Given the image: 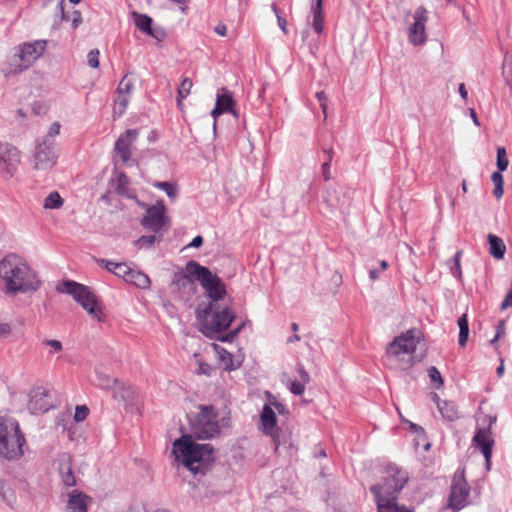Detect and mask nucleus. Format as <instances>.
Segmentation results:
<instances>
[{"instance_id": "nucleus-30", "label": "nucleus", "mask_w": 512, "mask_h": 512, "mask_svg": "<svg viewBox=\"0 0 512 512\" xmlns=\"http://www.w3.org/2000/svg\"><path fill=\"white\" fill-rule=\"evenodd\" d=\"M487 239L490 255L497 260L503 259L506 252V246L503 240L500 237L491 233L488 234Z\"/></svg>"}, {"instance_id": "nucleus-7", "label": "nucleus", "mask_w": 512, "mask_h": 512, "mask_svg": "<svg viewBox=\"0 0 512 512\" xmlns=\"http://www.w3.org/2000/svg\"><path fill=\"white\" fill-rule=\"evenodd\" d=\"M192 437L196 439H209L220 434L218 413L212 405H200L199 412L190 423Z\"/></svg>"}, {"instance_id": "nucleus-19", "label": "nucleus", "mask_w": 512, "mask_h": 512, "mask_svg": "<svg viewBox=\"0 0 512 512\" xmlns=\"http://www.w3.org/2000/svg\"><path fill=\"white\" fill-rule=\"evenodd\" d=\"M58 461V471L62 484L67 488L76 486L77 481L74 471L72 469L71 455L63 453L62 455L59 456Z\"/></svg>"}, {"instance_id": "nucleus-22", "label": "nucleus", "mask_w": 512, "mask_h": 512, "mask_svg": "<svg viewBox=\"0 0 512 512\" xmlns=\"http://www.w3.org/2000/svg\"><path fill=\"white\" fill-rule=\"evenodd\" d=\"M91 498L80 490L68 493L67 509L69 512H88V502Z\"/></svg>"}, {"instance_id": "nucleus-59", "label": "nucleus", "mask_w": 512, "mask_h": 512, "mask_svg": "<svg viewBox=\"0 0 512 512\" xmlns=\"http://www.w3.org/2000/svg\"><path fill=\"white\" fill-rule=\"evenodd\" d=\"M506 334V322L505 320H499L496 325V333L495 335L499 337H504Z\"/></svg>"}, {"instance_id": "nucleus-25", "label": "nucleus", "mask_w": 512, "mask_h": 512, "mask_svg": "<svg viewBox=\"0 0 512 512\" xmlns=\"http://www.w3.org/2000/svg\"><path fill=\"white\" fill-rule=\"evenodd\" d=\"M377 512H412L396 502V497H376Z\"/></svg>"}, {"instance_id": "nucleus-49", "label": "nucleus", "mask_w": 512, "mask_h": 512, "mask_svg": "<svg viewBox=\"0 0 512 512\" xmlns=\"http://www.w3.org/2000/svg\"><path fill=\"white\" fill-rule=\"evenodd\" d=\"M155 235H144L135 241V244L140 248H149L156 242Z\"/></svg>"}, {"instance_id": "nucleus-34", "label": "nucleus", "mask_w": 512, "mask_h": 512, "mask_svg": "<svg viewBox=\"0 0 512 512\" xmlns=\"http://www.w3.org/2000/svg\"><path fill=\"white\" fill-rule=\"evenodd\" d=\"M131 96L126 94H119L115 91L113 115L114 117H121L127 110Z\"/></svg>"}, {"instance_id": "nucleus-39", "label": "nucleus", "mask_w": 512, "mask_h": 512, "mask_svg": "<svg viewBox=\"0 0 512 512\" xmlns=\"http://www.w3.org/2000/svg\"><path fill=\"white\" fill-rule=\"evenodd\" d=\"M502 172L503 171L497 170V171L493 172V174L491 176V180L495 186L494 190H493V195L497 199H500L504 194V189H503L504 180H503Z\"/></svg>"}, {"instance_id": "nucleus-27", "label": "nucleus", "mask_w": 512, "mask_h": 512, "mask_svg": "<svg viewBox=\"0 0 512 512\" xmlns=\"http://www.w3.org/2000/svg\"><path fill=\"white\" fill-rule=\"evenodd\" d=\"M494 445L495 441L490 435L489 428H482V456L484 457L485 468L487 471L491 469V457Z\"/></svg>"}, {"instance_id": "nucleus-38", "label": "nucleus", "mask_w": 512, "mask_h": 512, "mask_svg": "<svg viewBox=\"0 0 512 512\" xmlns=\"http://www.w3.org/2000/svg\"><path fill=\"white\" fill-rule=\"evenodd\" d=\"M63 199L57 191L50 192L44 200L45 209H59L63 206Z\"/></svg>"}, {"instance_id": "nucleus-29", "label": "nucleus", "mask_w": 512, "mask_h": 512, "mask_svg": "<svg viewBox=\"0 0 512 512\" xmlns=\"http://www.w3.org/2000/svg\"><path fill=\"white\" fill-rule=\"evenodd\" d=\"M130 181L125 173H120L116 179L114 190L115 192L128 199H137L135 191L129 187Z\"/></svg>"}, {"instance_id": "nucleus-28", "label": "nucleus", "mask_w": 512, "mask_h": 512, "mask_svg": "<svg viewBox=\"0 0 512 512\" xmlns=\"http://www.w3.org/2000/svg\"><path fill=\"white\" fill-rule=\"evenodd\" d=\"M194 276L190 275L186 270L184 272H177L174 274L172 284L175 285L179 290L188 289L191 292H195L196 286H195Z\"/></svg>"}, {"instance_id": "nucleus-62", "label": "nucleus", "mask_w": 512, "mask_h": 512, "mask_svg": "<svg viewBox=\"0 0 512 512\" xmlns=\"http://www.w3.org/2000/svg\"><path fill=\"white\" fill-rule=\"evenodd\" d=\"M509 307H512V290H509L500 306L502 310H505Z\"/></svg>"}, {"instance_id": "nucleus-60", "label": "nucleus", "mask_w": 512, "mask_h": 512, "mask_svg": "<svg viewBox=\"0 0 512 512\" xmlns=\"http://www.w3.org/2000/svg\"><path fill=\"white\" fill-rule=\"evenodd\" d=\"M82 22L81 12L79 10H74L72 13V27L76 29Z\"/></svg>"}, {"instance_id": "nucleus-58", "label": "nucleus", "mask_w": 512, "mask_h": 512, "mask_svg": "<svg viewBox=\"0 0 512 512\" xmlns=\"http://www.w3.org/2000/svg\"><path fill=\"white\" fill-rule=\"evenodd\" d=\"M212 370L213 369L209 364L204 363V362H199L197 373L209 376L211 374Z\"/></svg>"}, {"instance_id": "nucleus-9", "label": "nucleus", "mask_w": 512, "mask_h": 512, "mask_svg": "<svg viewBox=\"0 0 512 512\" xmlns=\"http://www.w3.org/2000/svg\"><path fill=\"white\" fill-rule=\"evenodd\" d=\"M58 290L62 293L72 295L75 301L79 303L90 315L100 319V314H102V312L97 308L96 296L89 287L67 280L58 286Z\"/></svg>"}, {"instance_id": "nucleus-14", "label": "nucleus", "mask_w": 512, "mask_h": 512, "mask_svg": "<svg viewBox=\"0 0 512 512\" xmlns=\"http://www.w3.org/2000/svg\"><path fill=\"white\" fill-rule=\"evenodd\" d=\"M54 405L50 399V390L43 386L33 387L29 392L27 408L32 414L48 412Z\"/></svg>"}, {"instance_id": "nucleus-21", "label": "nucleus", "mask_w": 512, "mask_h": 512, "mask_svg": "<svg viewBox=\"0 0 512 512\" xmlns=\"http://www.w3.org/2000/svg\"><path fill=\"white\" fill-rule=\"evenodd\" d=\"M111 394L115 401L124 407H127L133 404L137 395V390L134 386L118 380L117 385L112 389Z\"/></svg>"}, {"instance_id": "nucleus-18", "label": "nucleus", "mask_w": 512, "mask_h": 512, "mask_svg": "<svg viewBox=\"0 0 512 512\" xmlns=\"http://www.w3.org/2000/svg\"><path fill=\"white\" fill-rule=\"evenodd\" d=\"M139 131L137 129H127L123 132L115 142L114 150L119 155L123 163H127L131 158V146L138 138Z\"/></svg>"}, {"instance_id": "nucleus-35", "label": "nucleus", "mask_w": 512, "mask_h": 512, "mask_svg": "<svg viewBox=\"0 0 512 512\" xmlns=\"http://www.w3.org/2000/svg\"><path fill=\"white\" fill-rule=\"evenodd\" d=\"M118 382L117 378H112L109 375L96 369V386L107 391H112Z\"/></svg>"}, {"instance_id": "nucleus-2", "label": "nucleus", "mask_w": 512, "mask_h": 512, "mask_svg": "<svg viewBox=\"0 0 512 512\" xmlns=\"http://www.w3.org/2000/svg\"><path fill=\"white\" fill-rule=\"evenodd\" d=\"M172 454L194 475L203 474L205 468L214 460V447L211 444H199L192 435H182L173 442Z\"/></svg>"}, {"instance_id": "nucleus-16", "label": "nucleus", "mask_w": 512, "mask_h": 512, "mask_svg": "<svg viewBox=\"0 0 512 512\" xmlns=\"http://www.w3.org/2000/svg\"><path fill=\"white\" fill-rule=\"evenodd\" d=\"M165 212L166 208L162 201L156 205L147 206L146 215L141 221L142 226L154 233L160 232L167 223Z\"/></svg>"}, {"instance_id": "nucleus-33", "label": "nucleus", "mask_w": 512, "mask_h": 512, "mask_svg": "<svg viewBox=\"0 0 512 512\" xmlns=\"http://www.w3.org/2000/svg\"><path fill=\"white\" fill-rule=\"evenodd\" d=\"M312 13H313V29L316 33H322L324 29L323 21V0H315V3L312 5Z\"/></svg>"}, {"instance_id": "nucleus-26", "label": "nucleus", "mask_w": 512, "mask_h": 512, "mask_svg": "<svg viewBox=\"0 0 512 512\" xmlns=\"http://www.w3.org/2000/svg\"><path fill=\"white\" fill-rule=\"evenodd\" d=\"M260 419H261V424L263 426L262 430H263L264 434L273 435L274 429L276 427L277 419H276L275 411L273 410V408L270 405L265 404L263 406V409H262V412L260 415Z\"/></svg>"}, {"instance_id": "nucleus-5", "label": "nucleus", "mask_w": 512, "mask_h": 512, "mask_svg": "<svg viewBox=\"0 0 512 512\" xmlns=\"http://www.w3.org/2000/svg\"><path fill=\"white\" fill-rule=\"evenodd\" d=\"M25 443L19 423L13 418L0 417V456L7 460L21 458Z\"/></svg>"}, {"instance_id": "nucleus-63", "label": "nucleus", "mask_w": 512, "mask_h": 512, "mask_svg": "<svg viewBox=\"0 0 512 512\" xmlns=\"http://www.w3.org/2000/svg\"><path fill=\"white\" fill-rule=\"evenodd\" d=\"M11 333V327L7 323H0V338H5Z\"/></svg>"}, {"instance_id": "nucleus-42", "label": "nucleus", "mask_w": 512, "mask_h": 512, "mask_svg": "<svg viewBox=\"0 0 512 512\" xmlns=\"http://www.w3.org/2000/svg\"><path fill=\"white\" fill-rule=\"evenodd\" d=\"M153 186L160 190H163L171 199L176 198L177 196V186L174 183L157 181L153 183Z\"/></svg>"}, {"instance_id": "nucleus-10", "label": "nucleus", "mask_w": 512, "mask_h": 512, "mask_svg": "<svg viewBox=\"0 0 512 512\" xmlns=\"http://www.w3.org/2000/svg\"><path fill=\"white\" fill-rule=\"evenodd\" d=\"M420 341V332L416 329H409L408 331L396 336L390 342L386 349V356L389 360H398L401 354H413L416 350L417 344Z\"/></svg>"}, {"instance_id": "nucleus-55", "label": "nucleus", "mask_w": 512, "mask_h": 512, "mask_svg": "<svg viewBox=\"0 0 512 512\" xmlns=\"http://www.w3.org/2000/svg\"><path fill=\"white\" fill-rule=\"evenodd\" d=\"M389 264L386 260H382L380 262V268L379 269H371L369 272V277L372 281H375L379 279L380 277V271H384L388 268Z\"/></svg>"}, {"instance_id": "nucleus-13", "label": "nucleus", "mask_w": 512, "mask_h": 512, "mask_svg": "<svg viewBox=\"0 0 512 512\" xmlns=\"http://www.w3.org/2000/svg\"><path fill=\"white\" fill-rule=\"evenodd\" d=\"M469 487L464 477V471H457L452 479L451 491L449 495V507L459 511L467 504Z\"/></svg>"}, {"instance_id": "nucleus-24", "label": "nucleus", "mask_w": 512, "mask_h": 512, "mask_svg": "<svg viewBox=\"0 0 512 512\" xmlns=\"http://www.w3.org/2000/svg\"><path fill=\"white\" fill-rule=\"evenodd\" d=\"M133 17H134V23H135V26L143 33L151 36V37H154L156 39H161L164 37V33L161 32L160 35H158L157 33H155L152 29V18L149 17L148 15L146 14H140V13H137V12H133L132 13Z\"/></svg>"}, {"instance_id": "nucleus-64", "label": "nucleus", "mask_w": 512, "mask_h": 512, "mask_svg": "<svg viewBox=\"0 0 512 512\" xmlns=\"http://www.w3.org/2000/svg\"><path fill=\"white\" fill-rule=\"evenodd\" d=\"M271 405L274 406V408L277 410V412L281 415L288 414V410L286 406L278 401L272 402Z\"/></svg>"}, {"instance_id": "nucleus-8", "label": "nucleus", "mask_w": 512, "mask_h": 512, "mask_svg": "<svg viewBox=\"0 0 512 512\" xmlns=\"http://www.w3.org/2000/svg\"><path fill=\"white\" fill-rule=\"evenodd\" d=\"M408 473L395 464H388L384 470L383 481L370 487L375 497H396L404 488Z\"/></svg>"}, {"instance_id": "nucleus-40", "label": "nucleus", "mask_w": 512, "mask_h": 512, "mask_svg": "<svg viewBox=\"0 0 512 512\" xmlns=\"http://www.w3.org/2000/svg\"><path fill=\"white\" fill-rule=\"evenodd\" d=\"M462 255V251H457L455 255L447 261V265L453 276L460 278L461 277V269H460V257Z\"/></svg>"}, {"instance_id": "nucleus-57", "label": "nucleus", "mask_w": 512, "mask_h": 512, "mask_svg": "<svg viewBox=\"0 0 512 512\" xmlns=\"http://www.w3.org/2000/svg\"><path fill=\"white\" fill-rule=\"evenodd\" d=\"M316 97H317V99H318V101L320 103V107H321L323 113L326 115V110H327V103H326V101H327V97H326L324 91L317 92L316 93Z\"/></svg>"}, {"instance_id": "nucleus-43", "label": "nucleus", "mask_w": 512, "mask_h": 512, "mask_svg": "<svg viewBox=\"0 0 512 512\" xmlns=\"http://www.w3.org/2000/svg\"><path fill=\"white\" fill-rule=\"evenodd\" d=\"M509 161L506 153V149L504 147L497 148V170L505 171L508 167Z\"/></svg>"}, {"instance_id": "nucleus-44", "label": "nucleus", "mask_w": 512, "mask_h": 512, "mask_svg": "<svg viewBox=\"0 0 512 512\" xmlns=\"http://www.w3.org/2000/svg\"><path fill=\"white\" fill-rule=\"evenodd\" d=\"M127 77H128V75L126 74L122 78V80L118 84L116 91L119 94H126V95L131 96L132 91L134 89V83L131 80H129Z\"/></svg>"}, {"instance_id": "nucleus-45", "label": "nucleus", "mask_w": 512, "mask_h": 512, "mask_svg": "<svg viewBox=\"0 0 512 512\" xmlns=\"http://www.w3.org/2000/svg\"><path fill=\"white\" fill-rule=\"evenodd\" d=\"M305 385L306 383L299 380H287V387L290 390V392L294 395H302L305 391Z\"/></svg>"}, {"instance_id": "nucleus-50", "label": "nucleus", "mask_w": 512, "mask_h": 512, "mask_svg": "<svg viewBox=\"0 0 512 512\" xmlns=\"http://www.w3.org/2000/svg\"><path fill=\"white\" fill-rule=\"evenodd\" d=\"M42 344L51 348L49 354L60 353L63 350L62 343L58 340L45 339Z\"/></svg>"}, {"instance_id": "nucleus-20", "label": "nucleus", "mask_w": 512, "mask_h": 512, "mask_svg": "<svg viewBox=\"0 0 512 512\" xmlns=\"http://www.w3.org/2000/svg\"><path fill=\"white\" fill-rule=\"evenodd\" d=\"M234 105L235 102L233 100L232 94L226 88L223 87L217 92L216 104L214 109L211 111V115L215 119L219 115L227 112L236 115V112L233 109Z\"/></svg>"}, {"instance_id": "nucleus-41", "label": "nucleus", "mask_w": 512, "mask_h": 512, "mask_svg": "<svg viewBox=\"0 0 512 512\" xmlns=\"http://www.w3.org/2000/svg\"><path fill=\"white\" fill-rule=\"evenodd\" d=\"M502 75L505 82L512 86V55H506L502 64Z\"/></svg>"}, {"instance_id": "nucleus-52", "label": "nucleus", "mask_w": 512, "mask_h": 512, "mask_svg": "<svg viewBox=\"0 0 512 512\" xmlns=\"http://www.w3.org/2000/svg\"><path fill=\"white\" fill-rule=\"evenodd\" d=\"M89 414V409L86 405H78L75 410L74 419L76 422L84 421Z\"/></svg>"}, {"instance_id": "nucleus-23", "label": "nucleus", "mask_w": 512, "mask_h": 512, "mask_svg": "<svg viewBox=\"0 0 512 512\" xmlns=\"http://www.w3.org/2000/svg\"><path fill=\"white\" fill-rule=\"evenodd\" d=\"M98 263L107 269L109 272L113 273L117 277L122 278L125 282L128 279V276L131 271V267L125 262H114L106 259H100Z\"/></svg>"}, {"instance_id": "nucleus-32", "label": "nucleus", "mask_w": 512, "mask_h": 512, "mask_svg": "<svg viewBox=\"0 0 512 512\" xmlns=\"http://www.w3.org/2000/svg\"><path fill=\"white\" fill-rule=\"evenodd\" d=\"M433 398L436 401L438 410L443 418L453 421L458 417L457 409L453 403L441 401L437 394H434Z\"/></svg>"}, {"instance_id": "nucleus-53", "label": "nucleus", "mask_w": 512, "mask_h": 512, "mask_svg": "<svg viewBox=\"0 0 512 512\" xmlns=\"http://www.w3.org/2000/svg\"><path fill=\"white\" fill-rule=\"evenodd\" d=\"M60 124L58 122H54L49 130H48V133L46 135H44L43 137H41L40 139L42 140H47L49 139L50 141H55L54 140V137H56L57 135H59L60 133Z\"/></svg>"}, {"instance_id": "nucleus-36", "label": "nucleus", "mask_w": 512, "mask_h": 512, "mask_svg": "<svg viewBox=\"0 0 512 512\" xmlns=\"http://www.w3.org/2000/svg\"><path fill=\"white\" fill-rule=\"evenodd\" d=\"M214 348L219 354V359L223 364L224 369L226 371L234 370L236 367L234 366L233 355L224 348L218 346L217 344H214Z\"/></svg>"}, {"instance_id": "nucleus-47", "label": "nucleus", "mask_w": 512, "mask_h": 512, "mask_svg": "<svg viewBox=\"0 0 512 512\" xmlns=\"http://www.w3.org/2000/svg\"><path fill=\"white\" fill-rule=\"evenodd\" d=\"M192 86V80L188 77H185L178 88V95L180 98H186L189 95Z\"/></svg>"}, {"instance_id": "nucleus-1", "label": "nucleus", "mask_w": 512, "mask_h": 512, "mask_svg": "<svg viewBox=\"0 0 512 512\" xmlns=\"http://www.w3.org/2000/svg\"><path fill=\"white\" fill-rule=\"evenodd\" d=\"M0 279L7 295L36 291L41 284L36 272L16 254H8L0 261Z\"/></svg>"}, {"instance_id": "nucleus-56", "label": "nucleus", "mask_w": 512, "mask_h": 512, "mask_svg": "<svg viewBox=\"0 0 512 512\" xmlns=\"http://www.w3.org/2000/svg\"><path fill=\"white\" fill-rule=\"evenodd\" d=\"M296 371L299 375V381H302L304 383H309L310 381V376L308 374V372L305 370L304 366L300 363H298L296 365Z\"/></svg>"}, {"instance_id": "nucleus-48", "label": "nucleus", "mask_w": 512, "mask_h": 512, "mask_svg": "<svg viewBox=\"0 0 512 512\" xmlns=\"http://www.w3.org/2000/svg\"><path fill=\"white\" fill-rule=\"evenodd\" d=\"M428 375L430 377L431 382L436 384V388H440L443 385V378L441 373L435 366H431L428 369Z\"/></svg>"}, {"instance_id": "nucleus-4", "label": "nucleus", "mask_w": 512, "mask_h": 512, "mask_svg": "<svg viewBox=\"0 0 512 512\" xmlns=\"http://www.w3.org/2000/svg\"><path fill=\"white\" fill-rule=\"evenodd\" d=\"M186 272L194 276L209 299L207 304H220L219 302L227 295L226 284L215 273H212L207 267L200 265L195 260L186 263Z\"/></svg>"}, {"instance_id": "nucleus-37", "label": "nucleus", "mask_w": 512, "mask_h": 512, "mask_svg": "<svg viewBox=\"0 0 512 512\" xmlns=\"http://www.w3.org/2000/svg\"><path fill=\"white\" fill-rule=\"evenodd\" d=\"M458 326H459V337H458V343L460 346L464 347L467 343L468 336H469V325L468 320L465 314H463L458 319Z\"/></svg>"}, {"instance_id": "nucleus-61", "label": "nucleus", "mask_w": 512, "mask_h": 512, "mask_svg": "<svg viewBox=\"0 0 512 512\" xmlns=\"http://www.w3.org/2000/svg\"><path fill=\"white\" fill-rule=\"evenodd\" d=\"M330 168H331V164H329L327 162H323L321 170H322V176L325 181H328L331 179Z\"/></svg>"}, {"instance_id": "nucleus-46", "label": "nucleus", "mask_w": 512, "mask_h": 512, "mask_svg": "<svg viewBox=\"0 0 512 512\" xmlns=\"http://www.w3.org/2000/svg\"><path fill=\"white\" fill-rule=\"evenodd\" d=\"M244 326L245 323L243 322L240 325H238L235 329L218 337V340L225 343H232L235 340V338L239 335Z\"/></svg>"}, {"instance_id": "nucleus-11", "label": "nucleus", "mask_w": 512, "mask_h": 512, "mask_svg": "<svg viewBox=\"0 0 512 512\" xmlns=\"http://www.w3.org/2000/svg\"><path fill=\"white\" fill-rule=\"evenodd\" d=\"M57 162L55 141L37 139L33 152V168L36 170H47Z\"/></svg>"}, {"instance_id": "nucleus-6", "label": "nucleus", "mask_w": 512, "mask_h": 512, "mask_svg": "<svg viewBox=\"0 0 512 512\" xmlns=\"http://www.w3.org/2000/svg\"><path fill=\"white\" fill-rule=\"evenodd\" d=\"M46 45V40H35L19 45L16 48L15 54L3 68L5 76L16 75L28 69L43 55Z\"/></svg>"}, {"instance_id": "nucleus-31", "label": "nucleus", "mask_w": 512, "mask_h": 512, "mask_svg": "<svg viewBox=\"0 0 512 512\" xmlns=\"http://www.w3.org/2000/svg\"><path fill=\"white\" fill-rule=\"evenodd\" d=\"M126 283L132 284L140 289H148L151 285V280L144 272L132 268Z\"/></svg>"}, {"instance_id": "nucleus-3", "label": "nucleus", "mask_w": 512, "mask_h": 512, "mask_svg": "<svg viewBox=\"0 0 512 512\" xmlns=\"http://www.w3.org/2000/svg\"><path fill=\"white\" fill-rule=\"evenodd\" d=\"M199 322V331L209 339L218 340L230 327L236 315L232 309L220 304H199L195 311Z\"/></svg>"}, {"instance_id": "nucleus-12", "label": "nucleus", "mask_w": 512, "mask_h": 512, "mask_svg": "<svg viewBox=\"0 0 512 512\" xmlns=\"http://www.w3.org/2000/svg\"><path fill=\"white\" fill-rule=\"evenodd\" d=\"M21 153L19 149L10 144L0 142V168L3 178H12L20 164Z\"/></svg>"}, {"instance_id": "nucleus-51", "label": "nucleus", "mask_w": 512, "mask_h": 512, "mask_svg": "<svg viewBox=\"0 0 512 512\" xmlns=\"http://www.w3.org/2000/svg\"><path fill=\"white\" fill-rule=\"evenodd\" d=\"M99 55H100V52L98 49H92L89 51V53L87 55V62L90 67H92V68L99 67Z\"/></svg>"}, {"instance_id": "nucleus-15", "label": "nucleus", "mask_w": 512, "mask_h": 512, "mask_svg": "<svg viewBox=\"0 0 512 512\" xmlns=\"http://www.w3.org/2000/svg\"><path fill=\"white\" fill-rule=\"evenodd\" d=\"M351 191L343 187H329L323 195V202L330 211L343 212L351 202Z\"/></svg>"}, {"instance_id": "nucleus-17", "label": "nucleus", "mask_w": 512, "mask_h": 512, "mask_svg": "<svg viewBox=\"0 0 512 512\" xmlns=\"http://www.w3.org/2000/svg\"><path fill=\"white\" fill-rule=\"evenodd\" d=\"M414 22L408 29V39L414 46L421 45L426 40L425 24L428 20V11L424 6H419L413 15Z\"/></svg>"}, {"instance_id": "nucleus-54", "label": "nucleus", "mask_w": 512, "mask_h": 512, "mask_svg": "<svg viewBox=\"0 0 512 512\" xmlns=\"http://www.w3.org/2000/svg\"><path fill=\"white\" fill-rule=\"evenodd\" d=\"M272 10H273V12L275 13V15L277 17L278 26L280 27V29L285 34H287V28H286L287 22H286V19L280 15V10H279L278 6L275 3L272 4Z\"/></svg>"}]
</instances>
